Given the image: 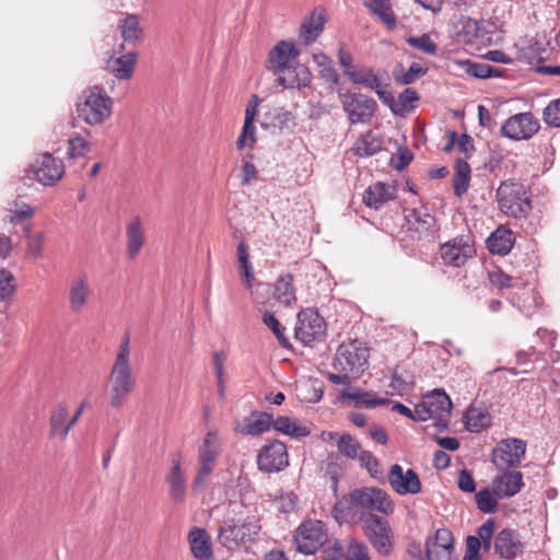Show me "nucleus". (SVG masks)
Returning <instances> with one entry per match:
<instances>
[{"label": "nucleus", "instance_id": "32", "mask_svg": "<svg viewBox=\"0 0 560 560\" xmlns=\"http://www.w3.org/2000/svg\"><path fill=\"white\" fill-rule=\"evenodd\" d=\"M127 235V254L129 258H135L144 244V234L139 217L130 220L126 229Z\"/></svg>", "mask_w": 560, "mask_h": 560}, {"label": "nucleus", "instance_id": "36", "mask_svg": "<svg viewBox=\"0 0 560 560\" xmlns=\"http://www.w3.org/2000/svg\"><path fill=\"white\" fill-rule=\"evenodd\" d=\"M137 54L129 51L108 62L110 72L119 80H128L133 73Z\"/></svg>", "mask_w": 560, "mask_h": 560}, {"label": "nucleus", "instance_id": "2", "mask_svg": "<svg viewBox=\"0 0 560 560\" xmlns=\"http://www.w3.org/2000/svg\"><path fill=\"white\" fill-rule=\"evenodd\" d=\"M240 522V524L234 521L225 522L218 528V540L228 550L246 549L256 539L261 528L255 513L246 512V517Z\"/></svg>", "mask_w": 560, "mask_h": 560}, {"label": "nucleus", "instance_id": "33", "mask_svg": "<svg viewBox=\"0 0 560 560\" xmlns=\"http://www.w3.org/2000/svg\"><path fill=\"white\" fill-rule=\"evenodd\" d=\"M273 298L285 306H290L296 301L293 276L291 273H284L278 278L275 283Z\"/></svg>", "mask_w": 560, "mask_h": 560}, {"label": "nucleus", "instance_id": "38", "mask_svg": "<svg viewBox=\"0 0 560 560\" xmlns=\"http://www.w3.org/2000/svg\"><path fill=\"white\" fill-rule=\"evenodd\" d=\"M390 0H365V5L376 15L388 30H394L397 25L396 16L392 10Z\"/></svg>", "mask_w": 560, "mask_h": 560}, {"label": "nucleus", "instance_id": "54", "mask_svg": "<svg viewBox=\"0 0 560 560\" xmlns=\"http://www.w3.org/2000/svg\"><path fill=\"white\" fill-rule=\"evenodd\" d=\"M14 292V276L9 270L0 268V301L11 298Z\"/></svg>", "mask_w": 560, "mask_h": 560}, {"label": "nucleus", "instance_id": "31", "mask_svg": "<svg viewBox=\"0 0 560 560\" xmlns=\"http://www.w3.org/2000/svg\"><path fill=\"white\" fill-rule=\"evenodd\" d=\"M273 417L269 412H253L252 417L244 419L242 433L246 435H260L270 430Z\"/></svg>", "mask_w": 560, "mask_h": 560}, {"label": "nucleus", "instance_id": "60", "mask_svg": "<svg viewBox=\"0 0 560 560\" xmlns=\"http://www.w3.org/2000/svg\"><path fill=\"white\" fill-rule=\"evenodd\" d=\"M357 459H359L361 467L365 468L371 476H375L378 472V460L370 451L361 450Z\"/></svg>", "mask_w": 560, "mask_h": 560}, {"label": "nucleus", "instance_id": "17", "mask_svg": "<svg viewBox=\"0 0 560 560\" xmlns=\"http://www.w3.org/2000/svg\"><path fill=\"white\" fill-rule=\"evenodd\" d=\"M300 55L293 40H280L269 51L266 68L275 73L284 72Z\"/></svg>", "mask_w": 560, "mask_h": 560}, {"label": "nucleus", "instance_id": "11", "mask_svg": "<svg viewBox=\"0 0 560 560\" xmlns=\"http://www.w3.org/2000/svg\"><path fill=\"white\" fill-rule=\"evenodd\" d=\"M338 94L350 124H368L372 120L377 108L375 100L362 93L338 91Z\"/></svg>", "mask_w": 560, "mask_h": 560}, {"label": "nucleus", "instance_id": "58", "mask_svg": "<svg viewBox=\"0 0 560 560\" xmlns=\"http://www.w3.org/2000/svg\"><path fill=\"white\" fill-rule=\"evenodd\" d=\"M529 300L528 304H525L526 300L522 299L520 295H513L510 299L511 304L516 307L525 317L530 318L534 314V311L537 306L536 298L532 294L527 296Z\"/></svg>", "mask_w": 560, "mask_h": 560}, {"label": "nucleus", "instance_id": "18", "mask_svg": "<svg viewBox=\"0 0 560 560\" xmlns=\"http://www.w3.org/2000/svg\"><path fill=\"white\" fill-rule=\"evenodd\" d=\"M388 481L393 490L400 495L417 494L421 491L418 474L411 468L404 471L399 464H394L390 467Z\"/></svg>", "mask_w": 560, "mask_h": 560}, {"label": "nucleus", "instance_id": "22", "mask_svg": "<svg viewBox=\"0 0 560 560\" xmlns=\"http://www.w3.org/2000/svg\"><path fill=\"white\" fill-rule=\"evenodd\" d=\"M328 548L324 560H371L368 546L355 539H350L347 547L335 541Z\"/></svg>", "mask_w": 560, "mask_h": 560}, {"label": "nucleus", "instance_id": "41", "mask_svg": "<svg viewBox=\"0 0 560 560\" xmlns=\"http://www.w3.org/2000/svg\"><path fill=\"white\" fill-rule=\"evenodd\" d=\"M371 396L369 392L361 390L355 388L353 392L342 390L340 394V398L349 399L354 401L355 407H364V408H375L378 406H385L388 404L387 398H368Z\"/></svg>", "mask_w": 560, "mask_h": 560}, {"label": "nucleus", "instance_id": "10", "mask_svg": "<svg viewBox=\"0 0 560 560\" xmlns=\"http://www.w3.org/2000/svg\"><path fill=\"white\" fill-rule=\"evenodd\" d=\"M359 521L363 523L364 534L376 551L383 556L388 555L392 550L388 522L371 512H361Z\"/></svg>", "mask_w": 560, "mask_h": 560}, {"label": "nucleus", "instance_id": "20", "mask_svg": "<svg viewBox=\"0 0 560 560\" xmlns=\"http://www.w3.org/2000/svg\"><path fill=\"white\" fill-rule=\"evenodd\" d=\"M502 470L492 480L493 493L499 499L514 497L524 487L523 474L509 468Z\"/></svg>", "mask_w": 560, "mask_h": 560}, {"label": "nucleus", "instance_id": "62", "mask_svg": "<svg viewBox=\"0 0 560 560\" xmlns=\"http://www.w3.org/2000/svg\"><path fill=\"white\" fill-rule=\"evenodd\" d=\"M481 542L477 536L468 535L466 538V553L464 560H481Z\"/></svg>", "mask_w": 560, "mask_h": 560}, {"label": "nucleus", "instance_id": "42", "mask_svg": "<svg viewBox=\"0 0 560 560\" xmlns=\"http://www.w3.org/2000/svg\"><path fill=\"white\" fill-rule=\"evenodd\" d=\"M349 80L354 84H359L374 91L377 88L385 85L372 68L357 70L354 73H351V78Z\"/></svg>", "mask_w": 560, "mask_h": 560}, {"label": "nucleus", "instance_id": "51", "mask_svg": "<svg viewBox=\"0 0 560 560\" xmlns=\"http://www.w3.org/2000/svg\"><path fill=\"white\" fill-rule=\"evenodd\" d=\"M409 46L417 48L428 55H436L438 46L432 42L429 34H422L421 36H409L406 38Z\"/></svg>", "mask_w": 560, "mask_h": 560}, {"label": "nucleus", "instance_id": "26", "mask_svg": "<svg viewBox=\"0 0 560 560\" xmlns=\"http://www.w3.org/2000/svg\"><path fill=\"white\" fill-rule=\"evenodd\" d=\"M396 197V188L394 185L377 182L366 188L363 195V201L366 207L378 209L386 201Z\"/></svg>", "mask_w": 560, "mask_h": 560}, {"label": "nucleus", "instance_id": "23", "mask_svg": "<svg viewBox=\"0 0 560 560\" xmlns=\"http://www.w3.org/2000/svg\"><path fill=\"white\" fill-rule=\"evenodd\" d=\"M172 464V468L165 476L168 495L175 503L183 504L187 498V479L182 468L179 457L173 458Z\"/></svg>", "mask_w": 560, "mask_h": 560}, {"label": "nucleus", "instance_id": "45", "mask_svg": "<svg viewBox=\"0 0 560 560\" xmlns=\"http://www.w3.org/2000/svg\"><path fill=\"white\" fill-rule=\"evenodd\" d=\"M337 448L343 457L357 459L361 445L351 434L342 433L337 441Z\"/></svg>", "mask_w": 560, "mask_h": 560}, {"label": "nucleus", "instance_id": "16", "mask_svg": "<svg viewBox=\"0 0 560 560\" xmlns=\"http://www.w3.org/2000/svg\"><path fill=\"white\" fill-rule=\"evenodd\" d=\"M539 128V122L532 113H520L504 121L501 135L512 140H528Z\"/></svg>", "mask_w": 560, "mask_h": 560}, {"label": "nucleus", "instance_id": "13", "mask_svg": "<svg viewBox=\"0 0 560 560\" xmlns=\"http://www.w3.org/2000/svg\"><path fill=\"white\" fill-rule=\"evenodd\" d=\"M25 172L23 180L36 179L44 186H52L62 177L65 166L63 162L52 154L43 153Z\"/></svg>", "mask_w": 560, "mask_h": 560}, {"label": "nucleus", "instance_id": "7", "mask_svg": "<svg viewBox=\"0 0 560 560\" xmlns=\"http://www.w3.org/2000/svg\"><path fill=\"white\" fill-rule=\"evenodd\" d=\"M351 501L358 512L377 511L385 515L394 512L395 504L386 491L376 487H361L351 490Z\"/></svg>", "mask_w": 560, "mask_h": 560}, {"label": "nucleus", "instance_id": "15", "mask_svg": "<svg viewBox=\"0 0 560 560\" xmlns=\"http://www.w3.org/2000/svg\"><path fill=\"white\" fill-rule=\"evenodd\" d=\"M288 465L287 445L279 440L265 444L257 455L258 469L264 472H279Z\"/></svg>", "mask_w": 560, "mask_h": 560}, {"label": "nucleus", "instance_id": "25", "mask_svg": "<svg viewBox=\"0 0 560 560\" xmlns=\"http://www.w3.org/2000/svg\"><path fill=\"white\" fill-rule=\"evenodd\" d=\"M326 22L324 9H315L306 16L300 27V37L306 46L313 44L322 34Z\"/></svg>", "mask_w": 560, "mask_h": 560}, {"label": "nucleus", "instance_id": "4", "mask_svg": "<svg viewBox=\"0 0 560 560\" xmlns=\"http://www.w3.org/2000/svg\"><path fill=\"white\" fill-rule=\"evenodd\" d=\"M294 544L296 550L304 555H314L317 550H322L324 558L328 547L332 546V542L339 541L336 538H328L325 524L322 521H304L295 530Z\"/></svg>", "mask_w": 560, "mask_h": 560}, {"label": "nucleus", "instance_id": "28", "mask_svg": "<svg viewBox=\"0 0 560 560\" xmlns=\"http://www.w3.org/2000/svg\"><path fill=\"white\" fill-rule=\"evenodd\" d=\"M422 398L432 418L451 416L453 404L444 389L435 388L432 392L424 395Z\"/></svg>", "mask_w": 560, "mask_h": 560}, {"label": "nucleus", "instance_id": "34", "mask_svg": "<svg viewBox=\"0 0 560 560\" xmlns=\"http://www.w3.org/2000/svg\"><path fill=\"white\" fill-rule=\"evenodd\" d=\"M360 513L361 512L357 511L355 504L351 501V491L348 495H343L338 500L331 509V515L339 524L349 523L357 518L359 520Z\"/></svg>", "mask_w": 560, "mask_h": 560}, {"label": "nucleus", "instance_id": "53", "mask_svg": "<svg viewBox=\"0 0 560 560\" xmlns=\"http://www.w3.org/2000/svg\"><path fill=\"white\" fill-rule=\"evenodd\" d=\"M91 151V143L88 142L81 136H75L68 141V156L69 159H75L84 156Z\"/></svg>", "mask_w": 560, "mask_h": 560}, {"label": "nucleus", "instance_id": "21", "mask_svg": "<svg viewBox=\"0 0 560 560\" xmlns=\"http://www.w3.org/2000/svg\"><path fill=\"white\" fill-rule=\"evenodd\" d=\"M475 249L464 237L454 240L441 246V257L444 264L460 267L469 257H472Z\"/></svg>", "mask_w": 560, "mask_h": 560}, {"label": "nucleus", "instance_id": "49", "mask_svg": "<svg viewBox=\"0 0 560 560\" xmlns=\"http://www.w3.org/2000/svg\"><path fill=\"white\" fill-rule=\"evenodd\" d=\"M494 493L489 488H483L475 495L478 510L483 513H494L498 509V502Z\"/></svg>", "mask_w": 560, "mask_h": 560}, {"label": "nucleus", "instance_id": "50", "mask_svg": "<svg viewBox=\"0 0 560 560\" xmlns=\"http://www.w3.org/2000/svg\"><path fill=\"white\" fill-rule=\"evenodd\" d=\"M262 323L275 334L279 343L283 348L290 347V342L284 335V328L282 327V325L277 319L273 313L265 312L262 315Z\"/></svg>", "mask_w": 560, "mask_h": 560}, {"label": "nucleus", "instance_id": "47", "mask_svg": "<svg viewBox=\"0 0 560 560\" xmlns=\"http://www.w3.org/2000/svg\"><path fill=\"white\" fill-rule=\"evenodd\" d=\"M427 68L421 67L419 63L413 62L406 72L398 74L397 70L394 71V79L397 84L409 85L416 82L419 78L425 75Z\"/></svg>", "mask_w": 560, "mask_h": 560}, {"label": "nucleus", "instance_id": "48", "mask_svg": "<svg viewBox=\"0 0 560 560\" xmlns=\"http://www.w3.org/2000/svg\"><path fill=\"white\" fill-rule=\"evenodd\" d=\"M434 546L442 549L446 560H450L454 550V536L452 532L445 527L439 528L434 535Z\"/></svg>", "mask_w": 560, "mask_h": 560}, {"label": "nucleus", "instance_id": "24", "mask_svg": "<svg viewBox=\"0 0 560 560\" xmlns=\"http://www.w3.org/2000/svg\"><path fill=\"white\" fill-rule=\"evenodd\" d=\"M91 293L92 290L85 273L72 279L69 287V308L71 312L80 313L86 305Z\"/></svg>", "mask_w": 560, "mask_h": 560}, {"label": "nucleus", "instance_id": "8", "mask_svg": "<svg viewBox=\"0 0 560 560\" xmlns=\"http://www.w3.org/2000/svg\"><path fill=\"white\" fill-rule=\"evenodd\" d=\"M497 200L500 210L509 217L517 218L530 209L525 188L518 183H502L497 189Z\"/></svg>", "mask_w": 560, "mask_h": 560}, {"label": "nucleus", "instance_id": "27", "mask_svg": "<svg viewBox=\"0 0 560 560\" xmlns=\"http://www.w3.org/2000/svg\"><path fill=\"white\" fill-rule=\"evenodd\" d=\"M464 423L467 431L479 433L492 423V417L483 406L470 405L464 413Z\"/></svg>", "mask_w": 560, "mask_h": 560}, {"label": "nucleus", "instance_id": "61", "mask_svg": "<svg viewBox=\"0 0 560 560\" xmlns=\"http://www.w3.org/2000/svg\"><path fill=\"white\" fill-rule=\"evenodd\" d=\"M68 416V409L66 406H59L57 410L50 417V427L52 434H59L62 428L66 425L65 421Z\"/></svg>", "mask_w": 560, "mask_h": 560}, {"label": "nucleus", "instance_id": "39", "mask_svg": "<svg viewBox=\"0 0 560 560\" xmlns=\"http://www.w3.org/2000/svg\"><path fill=\"white\" fill-rule=\"evenodd\" d=\"M471 170L469 164L463 160L457 159L455 162V174L453 176V189L456 197H462L467 192L470 183Z\"/></svg>", "mask_w": 560, "mask_h": 560}, {"label": "nucleus", "instance_id": "64", "mask_svg": "<svg viewBox=\"0 0 560 560\" xmlns=\"http://www.w3.org/2000/svg\"><path fill=\"white\" fill-rule=\"evenodd\" d=\"M457 486L460 491L466 493H472L476 491V483L471 472L464 468L459 471Z\"/></svg>", "mask_w": 560, "mask_h": 560}, {"label": "nucleus", "instance_id": "19", "mask_svg": "<svg viewBox=\"0 0 560 560\" xmlns=\"http://www.w3.org/2000/svg\"><path fill=\"white\" fill-rule=\"evenodd\" d=\"M524 548L520 534L515 529L503 528L494 537V552L504 560H515L521 557Z\"/></svg>", "mask_w": 560, "mask_h": 560}, {"label": "nucleus", "instance_id": "14", "mask_svg": "<svg viewBox=\"0 0 560 560\" xmlns=\"http://www.w3.org/2000/svg\"><path fill=\"white\" fill-rule=\"evenodd\" d=\"M526 454V442L509 438L502 440L492 452V463L498 469L516 467Z\"/></svg>", "mask_w": 560, "mask_h": 560}, {"label": "nucleus", "instance_id": "52", "mask_svg": "<svg viewBox=\"0 0 560 560\" xmlns=\"http://www.w3.org/2000/svg\"><path fill=\"white\" fill-rule=\"evenodd\" d=\"M292 72H295L294 79L291 80V88H295L298 90H302L304 88H307L311 85L312 82V73L310 69L302 65V63H295Z\"/></svg>", "mask_w": 560, "mask_h": 560}, {"label": "nucleus", "instance_id": "29", "mask_svg": "<svg viewBox=\"0 0 560 560\" xmlns=\"http://www.w3.org/2000/svg\"><path fill=\"white\" fill-rule=\"evenodd\" d=\"M188 540L191 553L196 559L210 560L212 558L210 537L206 529L194 527L189 532Z\"/></svg>", "mask_w": 560, "mask_h": 560}, {"label": "nucleus", "instance_id": "59", "mask_svg": "<svg viewBox=\"0 0 560 560\" xmlns=\"http://www.w3.org/2000/svg\"><path fill=\"white\" fill-rule=\"evenodd\" d=\"M460 65L465 69V72L477 79H487V74H490L488 69L489 65L483 62H476L471 60L462 61Z\"/></svg>", "mask_w": 560, "mask_h": 560}, {"label": "nucleus", "instance_id": "35", "mask_svg": "<svg viewBox=\"0 0 560 560\" xmlns=\"http://www.w3.org/2000/svg\"><path fill=\"white\" fill-rule=\"evenodd\" d=\"M455 28L456 39L465 44H470L475 39L483 37L482 30L478 21L471 18L462 16L455 25Z\"/></svg>", "mask_w": 560, "mask_h": 560}, {"label": "nucleus", "instance_id": "55", "mask_svg": "<svg viewBox=\"0 0 560 560\" xmlns=\"http://www.w3.org/2000/svg\"><path fill=\"white\" fill-rule=\"evenodd\" d=\"M494 528H495V521L493 518H489L477 530V534H478L477 537L480 539L481 547L486 551H489L491 549Z\"/></svg>", "mask_w": 560, "mask_h": 560}, {"label": "nucleus", "instance_id": "9", "mask_svg": "<svg viewBox=\"0 0 560 560\" xmlns=\"http://www.w3.org/2000/svg\"><path fill=\"white\" fill-rule=\"evenodd\" d=\"M219 455L220 448L217 444V433L209 431L198 451V470L192 481L194 491H199L206 487Z\"/></svg>", "mask_w": 560, "mask_h": 560}, {"label": "nucleus", "instance_id": "6", "mask_svg": "<svg viewBox=\"0 0 560 560\" xmlns=\"http://www.w3.org/2000/svg\"><path fill=\"white\" fill-rule=\"evenodd\" d=\"M369 349L354 340L338 347L332 366L340 372H350L359 377L368 366Z\"/></svg>", "mask_w": 560, "mask_h": 560}, {"label": "nucleus", "instance_id": "1", "mask_svg": "<svg viewBox=\"0 0 560 560\" xmlns=\"http://www.w3.org/2000/svg\"><path fill=\"white\" fill-rule=\"evenodd\" d=\"M129 343V334H126L109 373V404L113 408H119L124 404L136 383L130 366Z\"/></svg>", "mask_w": 560, "mask_h": 560}, {"label": "nucleus", "instance_id": "12", "mask_svg": "<svg viewBox=\"0 0 560 560\" xmlns=\"http://www.w3.org/2000/svg\"><path fill=\"white\" fill-rule=\"evenodd\" d=\"M294 335L305 346L320 341L326 336L325 319L315 308L301 310L298 314Z\"/></svg>", "mask_w": 560, "mask_h": 560}, {"label": "nucleus", "instance_id": "46", "mask_svg": "<svg viewBox=\"0 0 560 560\" xmlns=\"http://www.w3.org/2000/svg\"><path fill=\"white\" fill-rule=\"evenodd\" d=\"M236 254L242 276L245 278L247 287H250L254 280V270L249 260L248 248L244 241L237 245Z\"/></svg>", "mask_w": 560, "mask_h": 560}, {"label": "nucleus", "instance_id": "5", "mask_svg": "<svg viewBox=\"0 0 560 560\" xmlns=\"http://www.w3.org/2000/svg\"><path fill=\"white\" fill-rule=\"evenodd\" d=\"M224 499L234 514L243 515L240 506L248 514L256 513V494L246 477H231L224 487Z\"/></svg>", "mask_w": 560, "mask_h": 560}, {"label": "nucleus", "instance_id": "30", "mask_svg": "<svg viewBox=\"0 0 560 560\" xmlns=\"http://www.w3.org/2000/svg\"><path fill=\"white\" fill-rule=\"evenodd\" d=\"M515 242V237L511 230L504 228H498L494 232L490 234L487 238L486 244L487 248L491 254H497L500 256L508 255Z\"/></svg>", "mask_w": 560, "mask_h": 560}, {"label": "nucleus", "instance_id": "63", "mask_svg": "<svg viewBox=\"0 0 560 560\" xmlns=\"http://www.w3.org/2000/svg\"><path fill=\"white\" fill-rule=\"evenodd\" d=\"M256 127L254 122L244 120L243 129L241 135L237 138L236 145L237 149L242 150L245 147L246 140L249 139L250 147L256 142Z\"/></svg>", "mask_w": 560, "mask_h": 560}, {"label": "nucleus", "instance_id": "57", "mask_svg": "<svg viewBox=\"0 0 560 560\" xmlns=\"http://www.w3.org/2000/svg\"><path fill=\"white\" fill-rule=\"evenodd\" d=\"M13 209H11V211L13 212V214L11 215L10 218V221L11 223L13 224H18V223H21L23 222L24 220L33 217L34 214V210L32 207H30L27 203H25L24 201H20V200H14L13 202Z\"/></svg>", "mask_w": 560, "mask_h": 560}, {"label": "nucleus", "instance_id": "3", "mask_svg": "<svg viewBox=\"0 0 560 560\" xmlns=\"http://www.w3.org/2000/svg\"><path fill=\"white\" fill-rule=\"evenodd\" d=\"M112 109L113 100L98 85L85 90L77 103L78 117L89 125L102 124L112 115Z\"/></svg>", "mask_w": 560, "mask_h": 560}, {"label": "nucleus", "instance_id": "44", "mask_svg": "<svg viewBox=\"0 0 560 560\" xmlns=\"http://www.w3.org/2000/svg\"><path fill=\"white\" fill-rule=\"evenodd\" d=\"M119 28L125 42L135 44L141 36L142 30L140 27L137 15L129 14L120 21Z\"/></svg>", "mask_w": 560, "mask_h": 560}, {"label": "nucleus", "instance_id": "43", "mask_svg": "<svg viewBox=\"0 0 560 560\" xmlns=\"http://www.w3.org/2000/svg\"><path fill=\"white\" fill-rule=\"evenodd\" d=\"M293 120L291 112L283 109H275L265 115L260 121V126L264 129H268L270 126L278 128L280 131L289 127V122Z\"/></svg>", "mask_w": 560, "mask_h": 560}, {"label": "nucleus", "instance_id": "37", "mask_svg": "<svg viewBox=\"0 0 560 560\" xmlns=\"http://www.w3.org/2000/svg\"><path fill=\"white\" fill-rule=\"evenodd\" d=\"M382 150V140L372 131L363 133L354 143L352 151L357 156L368 158Z\"/></svg>", "mask_w": 560, "mask_h": 560}, {"label": "nucleus", "instance_id": "56", "mask_svg": "<svg viewBox=\"0 0 560 560\" xmlns=\"http://www.w3.org/2000/svg\"><path fill=\"white\" fill-rule=\"evenodd\" d=\"M544 121L555 128L560 127V98L551 101L544 109Z\"/></svg>", "mask_w": 560, "mask_h": 560}, {"label": "nucleus", "instance_id": "40", "mask_svg": "<svg viewBox=\"0 0 560 560\" xmlns=\"http://www.w3.org/2000/svg\"><path fill=\"white\" fill-rule=\"evenodd\" d=\"M271 427L276 431L285 435H290L294 439L305 438L311 434V430L307 427L291 421V419L287 416H280L277 419H273Z\"/></svg>", "mask_w": 560, "mask_h": 560}]
</instances>
